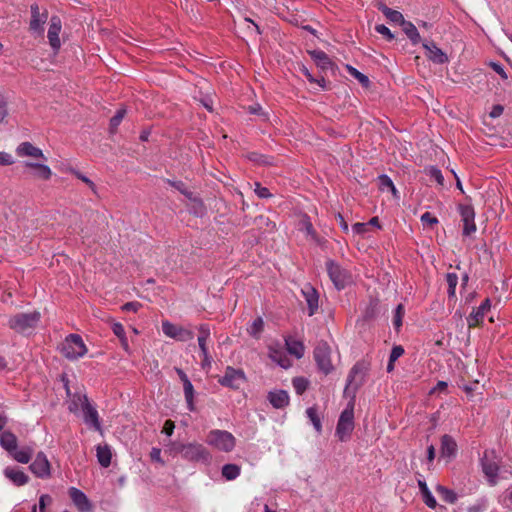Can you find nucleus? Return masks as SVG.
I'll return each instance as SVG.
<instances>
[{"label": "nucleus", "instance_id": "1", "mask_svg": "<svg viewBox=\"0 0 512 512\" xmlns=\"http://www.w3.org/2000/svg\"><path fill=\"white\" fill-rule=\"evenodd\" d=\"M368 370L369 364L365 361H359L352 367L348 375L344 394L351 396V401L341 412L336 426V436L342 442L349 439L354 429V398L357 390L364 384Z\"/></svg>", "mask_w": 512, "mask_h": 512}, {"label": "nucleus", "instance_id": "2", "mask_svg": "<svg viewBox=\"0 0 512 512\" xmlns=\"http://www.w3.org/2000/svg\"><path fill=\"white\" fill-rule=\"evenodd\" d=\"M62 354L69 360H76L86 354L87 348L78 334H70L61 344Z\"/></svg>", "mask_w": 512, "mask_h": 512}, {"label": "nucleus", "instance_id": "3", "mask_svg": "<svg viewBox=\"0 0 512 512\" xmlns=\"http://www.w3.org/2000/svg\"><path fill=\"white\" fill-rule=\"evenodd\" d=\"M206 442L224 452H230L235 447V437L225 430H211L207 435Z\"/></svg>", "mask_w": 512, "mask_h": 512}, {"label": "nucleus", "instance_id": "4", "mask_svg": "<svg viewBox=\"0 0 512 512\" xmlns=\"http://www.w3.org/2000/svg\"><path fill=\"white\" fill-rule=\"evenodd\" d=\"M39 320V312L19 313L10 318L9 327L16 332L24 333L35 328Z\"/></svg>", "mask_w": 512, "mask_h": 512}, {"label": "nucleus", "instance_id": "5", "mask_svg": "<svg viewBox=\"0 0 512 512\" xmlns=\"http://www.w3.org/2000/svg\"><path fill=\"white\" fill-rule=\"evenodd\" d=\"M314 359L318 369L325 375L331 373L334 369L331 362V348L326 341H320L314 349Z\"/></svg>", "mask_w": 512, "mask_h": 512}, {"label": "nucleus", "instance_id": "6", "mask_svg": "<svg viewBox=\"0 0 512 512\" xmlns=\"http://www.w3.org/2000/svg\"><path fill=\"white\" fill-rule=\"evenodd\" d=\"M326 267L331 281L338 290L344 289L351 282L350 274L334 261H327Z\"/></svg>", "mask_w": 512, "mask_h": 512}, {"label": "nucleus", "instance_id": "7", "mask_svg": "<svg viewBox=\"0 0 512 512\" xmlns=\"http://www.w3.org/2000/svg\"><path fill=\"white\" fill-rule=\"evenodd\" d=\"M77 400L81 401V408L83 412V419L85 424L93 427L96 431H101V423L99 415L94 406L89 402L87 395L77 396Z\"/></svg>", "mask_w": 512, "mask_h": 512}, {"label": "nucleus", "instance_id": "8", "mask_svg": "<svg viewBox=\"0 0 512 512\" xmlns=\"http://www.w3.org/2000/svg\"><path fill=\"white\" fill-rule=\"evenodd\" d=\"M182 457L188 461L202 462L204 464H208L211 460L209 451L202 444L197 442L186 444Z\"/></svg>", "mask_w": 512, "mask_h": 512}, {"label": "nucleus", "instance_id": "9", "mask_svg": "<svg viewBox=\"0 0 512 512\" xmlns=\"http://www.w3.org/2000/svg\"><path fill=\"white\" fill-rule=\"evenodd\" d=\"M16 154L20 158H25V161L47 162V157L43 151L28 141L22 142L16 147Z\"/></svg>", "mask_w": 512, "mask_h": 512}, {"label": "nucleus", "instance_id": "10", "mask_svg": "<svg viewBox=\"0 0 512 512\" xmlns=\"http://www.w3.org/2000/svg\"><path fill=\"white\" fill-rule=\"evenodd\" d=\"M246 382V377L241 369H235L228 366L225 370L224 376L219 379V383L222 386H226L232 389H239L242 384Z\"/></svg>", "mask_w": 512, "mask_h": 512}, {"label": "nucleus", "instance_id": "11", "mask_svg": "<svg viewBox=\"0 0 512 512\" xmlns=\"http://www.w3.org/2000/svg\"><path fill=\"white\" fill-rule=\"evenodd\" d=\"M47 19L48 11L45 8L41 9L37 4L31 5L30 30L32 32L42 35Z\"/></svg>", "mask_w": 512, "mask_h": 512}, {"label": "nucleus", "instance_id": "12", "mask_svg": "<svg viewBox=\"0 0 512 512\" xmlns=\"http://www.w3.org/2000/svg\"><path fill=\"white\" fill-rule=\"evenodd\" d=\"M45 163L43 161H24L23 166L34 179L47 181L51 178L52 171Z\"/></svg>", "mask_w": 512, "mask_h": 512}, {"label": "nucleus", "instance_id": "13", "mask_svg": "<svg viewBox=\"0 0 512 512\" xmlns=\"http://www.w3.org/2000/svg\"><path fill=\"white\" fill-rule=\"evenodd\" d=\"M162 330L166 336L179 341H188L193 339L194 337V333L192 331L187 330L181 326L172 324L169 321L162 322Z\"/></svg>", "mask_w": 512, "mask_h": 512}, {"label": "nucleus", "instance_id": "14", "mask_svg": "<svg viewBox=\"0 0 512 512\" xmlns=\"http://www.w3.org/2000/svg\"><path fill=\"white\" fill-rule=\"evenodd\" d=\"M311 58L314 60L317 67L325 74L328 72H331L332 74L335 73L336 65L332 62V60L329 58V56L321 50H311L308 51Z\"/></svg>", "mask_w": 512, "mask_h": 512}, {"label": "nucleus", "instance_id": "15", "mask_svg": "<svg viewBox=\"0 0 512 512\" xmlns=\"http://www.w3.org/2000/svg\"><path fill=\"white\" fill-rule=\"evenodd\" d=\"M29 469L39 478L50 476V463L43 452H39L35 460L30 464Z\"/></svg>", "mask_w": 512, "mask_h": 512}, {"label": "nucleus", "instance_id": "16", "mask_svg": "<svg viewBox=\"0 0 512 512\" xmlns=\"http://www.w3.org/2000/svg\"><path fill=\"white\" fill-rule=\"evenodd\" d=\"M68 493L79 512H92L93 506L81 490L71 487Z\"/></svg>", "mask_w": 512, "mask_h": 512}, {"label": "nucleus", "instance_id": "17", "mask_svg": "<svg viewBox=\"0 0 512 512\" xmlns=\"http://www.w3.org/2000/svg\"><path fill=\"white\" fill-rule=\"evenodd\" d=\"M302 294L308 306L309 316H313L318 310L319 294L317 290L309 283L302 288Z\"/></svg>", "mask_w": 512, "mask_h": 512}, {"label": "nucleus", "instance_id": "18", "mask_svg": "<svg viewBox=\"0 0 512 512\" xmlns=\"http://www.w3.org/2000/svg\"><path fill=\"white\" fill-rule=\"evenodd\" d=\"M62 25L61 20L58 16H52L50 18L49 22V29H48V39L51 47L53 50L57 51L59 50L61 43L59 39V33L61 31Z\"/></svg>", "mask_w": 512, "mask_h": 512}, {"label": "nucleus", "instance_id": "19", "mask_svg": "<svg viewBox=\"0 0 512 512\" xmlns=\"http://www.w3.org/2000/svg\"><path fill=\"white\" fill-rule=\"evenodd\" d=\"M425 56L436 64H444L448 61V56L434 42L423 43Z\"/></svg>", "mask_w": 512, "mask_h": 512}, {"label": "nucleus", "instance_id": "20", "mask_svg": "<svg viewBox=\"0 0 512 512\" xmlns=\"http://www.w3.org/2000/svg\"><path fill=\"white\" fill-rule=\"evenodd\" d=\"M166 182L175 188L177 191H179L182 195H184L188 200H190L192 203H194L197 206L202 207V202L198 195L190 190L186 184L182 181H176V180H170L167 179Z\"/></svg>", "mask_w": 512, "mask_h": 512}, {"label": "nucleus", "instance_id": "21", "mask_svg": "<svg viewBox=\"0 0 512 512\" xmlns=\"http://www.w3.org/2000/svg\"><path fill=\"white\" fill-rule=\"evenodd\" d=\"M490 307L491 303L487 298L476 310H473L469 315L467 318L468 326L471 328L479 325L482 322L485 313L490 310Z\"/></svg>", "mask_w": 512, "mask_h": 512}, {"label": "nucleus", "instance_id": "22", "mask_svg": "<svg viewBox=\"0 0 512 512\" xmlns=\"http://www.w3.org/2000/svg\"><path fill=\"white\" fill-rule=\"evenodd\" d=\"M457 452V443L452 436L445 434L441 437L440 453L442 457H455Z\"/></svg>", "mask_w": 512, "mask_h": 512}, {"label": "nucleus", "instance_id": "23", "mask_svg": "<svg viewBox=\"0 0 512 512\" xmlns=\"http://www.w3.org/2000/svg\"><path fill=\"white\" fill-rule=\"evenodd\" d=\"M268 400L276 409H282L289 405V395L285 390L269 392Z\"/></svg>", "mask_w": 512, "mask_h": 512}, {"label": "nucleus", "instance_id": "24", "mask_svg": "<svg viewBox=\"0 0 512 512\" xmlns=\"http://www.w3.org/2000/svg\"><path fill=\"white\" fill-rule=\"evenodd\" d=\"M4 475L16 486H23L29 481L28 475H26L22 470L13 467L5 468Z\"/></svg>", "mask_w": 512, "mask_h": 512}, {"label": "nucleus", "instance_id": "25", "mask_svg": "<svg viewBox=\"0 0 512 512\" xmlns=\"http://www.w3.org/2000/svg\"><path fill=\"white\" fill-rule=\"evenodd\" d=\"M481 465H482V470H483L484 474L491 481L494 482V479L498 476L499 467L496 462H494L493 460H490L488 458L487 451L484 452V455L481 458Z\"/></svg>", "mask_w": 512, "mask_h": 512}, {"label": "nucleus", "instance_id": "26", "mask_svg": "<svg viewBox=\"0 0 512 512\" xmlns=\"http://www.w3.org/2000/svg\"><path fill=\"white\" fill-rule=\"evenodd\" d=\"M0 445L10 454L17 449V437L11 431L0 434Z\"/></svg>", "mask_w": 512, "mask_h": 512}, {"label": "nucleus", "instance_id": "27", "mask_svg": "<svg viewBox=\"0 0 512 512\" xmlns=\"http://www.w3.org/2000/svg\"><path fill=\"white\" fill-rule=\"evenodd\" d=\"M96 452H97L96 456H97L99 464L104 468L109 467L111 464V457H112L110 447L107 444L98 445L96 448Z\"/></svg>", "mask_w": 512, "mask_h": 512}, {"label": "nucleus", "instance_id": "28", "mask_svg": "<svg viewBox=\"0 0 512 512\" xmlns=\"http://www.w3.org/2000/svg\"><path fill=\"white\" fill-rule=\"evenodd\" d=\"M378 9L386 16L387 19H389L393 23H398L401 25L405 20L403 15L399 11L393 10L384 4H380L378 6Z\"/></svg>", "mask_w": 512, "mask_h": 512}, {"label": "nucleus", "instance_id": "29", "mask_svg": "<svg viewBox=\"0 0 512 512\" xmlns=\"http://www.w3.org/2000/svg\"><path fill=\"white\" fill-rule=\"evenodd\" d=\"M286 347L288 352L291 355H294L296 358L300 359L304 355V345L293 338L286 339Z\"/></svg>", "mask_w": 512, "mask_h": 512}, {"label": "nucleus", "instance_id": "30", "mask_svg": "<svg viewBox=\"0 0 512 512\" xmlns=\"http://www.w3.org/2000/svg\"><path fill=\"white\" fill-rule=\"evenodd\" d=\"M404 33L407 35V37L411 40L413 44H417L420 42L421 37L418 33L417 28L412 22L404 20L401 24Z\"/></svg>", "mask_w": 512, "mask_h": 512}, {"label": "nucleus", "instance_id": "31", "mask_svg": "<svg viewBox=\"0 0 512 512\" xmlns=\"http://www.w3.org/2000/svg\"><path fill=\"white\" fill-rule=\"evenodd\" d=\"M418 484H419V488H420V491H421V494L423 496V501L424 503L429 507V508H436L437 506V502H436V499L434 498V496L432 495V493L430 492L429 488L427 487L426 483L424 481H418Z\"/></svg>", "mask_w": 512, "mask_h": 512}, {"label": "nucleus", "instance_id": "32", "mask_svg": "<svg viewBox=\"0 0 512 512\" xmlns=\"http://www.w3.org/2000/svg\"><path fill=\"white\" fill-rule=\"evenodd\" d=\"M436 491L442 500L449 504H454L457 501V494L445 486L437 485Z\"/></svg>", "mask_w": 512, "mask_h": 512}, {"label": "nucleus", "instance_id": "33", "mask_svg": "<svg viewBox=\"0 0 512 512\" xmlns=\"http://www.w3.org/2000/svg\"><path fill=\"white\" fill-rule=\"evenodd\" d=\"M33 454V449H31L30 447H25L21 450H15L11 453L12 457L20 462V463H23V464H26L30 461L31 459V456Z\"/></svg>", "mask_w": 512, "mask_h": 512}, {"label": "nucleus", "instance_id": "34", "mask_svg": "<svg viewBox=\"0 0 512 512\" xmlns=\"http://www.w3.org/2000/svg\"><path fill=\"white\" fill-rule=\"evenodd\" d=\"M241 468L236 464H225L222 467V476L227 480H234L240 475Z\"/></svg>", "mask_w": 512, "mask_h": 512}, {"label": "nucleus", "instance_id": "35", "mask_svg": "<svg viewBox=\"0 0 512 512\" xmlns=\"http://www.w3.org/2000/svg\"><path fill=\"white\" fill-rule=\"evenodd\" d=\"M247 158L258 165H272L273 164V158L267 155H263L257 152H250L247 154Z\"/></svg>", "mask_w": 512, "mask_h": 512}, {"label": "nucleus", "instance_id": "36", "mask_svg": "<svg viewBox=\"0 0 512 512\" xmlns=\"http://www.w3.org/2000/svg\"><path fill=\"white\" fill-rule=\"evenodd\" d=\"M183 388H184V395H185V399H186V402H187L188 409L190 411H194L195 410V406H194V402H193V399H194V388H193V385H192L191 381L190 380L185 381L183 383Z\"/></svg>", "mask_w": 512, "mask_h": 512}, {"label": "nucleus", "instance_id": "37", "mask_svg": "<svg viewBox=\"0 0 512 512\" xmlns=\"http://www.w3.org/2000/svg\"><path fill=\"white\" fill-rule=\"evenodd\" d=\"M459 212L462 217L463 224H474V209L469 205H460Z\"/></svg>", "mask_w": 512, "mask_h": 512}, {"label": "nucleus", "instance_id": "38", "mask_svg": "<svg viewBox=\"0 0 512 512\" xmlns=\"http://www.w3.org/2000/svg\"><path fill=\"white\" fill-rule=\"evenodd\" d=\"M264 329V321L262 317H257L248 328V333L250 336L258 339L263 332Z\"/></svg>", "mask_w": 512, "mask_h": 512}, {"label": "nucleus", "instance_id": "39", "mask_svg": "<svg viewBox=\"0 0 512 512\" xmlns=\"http://www.w3.org/2000/svg\"><path fill=\"white\" fill-rule=\"evenodd\" d=\"M306 414L308 416V418L311 420L315 430L318 432V433H321L322 431V425H321V420H320V417L318 416L317 414V409L315 407H309L307 410H306Z\"/></svg>", "mask_w": 512, "mask_h": 512}, {"label": "nucleus", "instance_id": "40", "mask_svg": "<svg viewBox=\"0 0 512 512\" xmlns=\"http://www.w3.org/2000/svg\"><path fill=\"white\" fill-rule=\"evenodd\" d=\"M293 387L298 395H302L309 386V381L304 377H295L292 380Z\"/></svg>", "mask_w": 512, "mask_h": 512}, {"label": "nucleus", "instance_id": "41", "mask_svg": "<svg viewBox=\"0 0 512 512\" xmlns=\"http://www.w3.org/2000/svg\"><path fill=\"white\" fill-rule=\"evenodd\" d=\"M346 69L348 70L349 74L355 77L364 87L369 86L370 81L366 75L359 72L356 68L352 67L351 65H346Z\"/></svg>", "mask_w": 512, "mask_h": 512}, {"label": "nucleus", "instance_id": "42", "mask_svg": "<svg viewBox=\"0 0 512 512\" xmlns=\"http://www.w3.org/2000/svg\"><path fill=\"white\" fill-rule=\"evenodd\" d=\"M378 185L382 191H392L394 194L396 192L392 180L387 175H381L378 177Z\"/></svg>", "mask_w": 512, "mask_h": 512}, {"label": "nucleus", "instance_id": "43", "mask_svg": "<svg viewBox=\"0 0 512 512\" xmlns=\"http://www.w3.org/2000/svg\"><path fill=\"white\" fill-rule=\"evenodd\" d=\"M425 173L433 178L440 186L444 185V177L442 172L435 166H430L425 169Z\"/></svg>", "mask_w": 512, "mask_h": 512}, {"label": "nucleus", "instance_id": "44", "mask_svg": "<svg viewBox=\"0 0 512 512\" xmlns=\"http://www.w3.org/2000/svg\"><path fill=\"white\" fill-rule=\"evenodd\" d=\"M378 313V303L376 300H371L364 312V319L370 320L375 318Z\"/></svg>", "mask_w": 512, "mask_h": 512}, {"label": "nucleus", "instance_id": "45", "mask_svg": "<svg viewBox=\"0 0 512 512\" xmlns=\"http://www.w3.org/2000/svg\"><path fill=\"white\" fill-rule=\"evenodd\" d=\"M404 316V306L399 304L394 313L393 324L396 330H398L402 326V318Z\"/></svg>", "mask_w": 512, "mask_h": 512}, {"label": "nucleus", "instance_id": "46", "mask_svg": "<svg viewBox=\"0 0 512 512\" xmlns=\"http://www.w3.org/2000/svg\"><path fill=\"white\" fill-rule=\"evenodd\" d=\"M126 113V110L125 109H120L119 111H117V113L111 118L110 120V127H111V130H114L117 128V126L120 124V122L122 121L124 115Z\"/></svg>", "mask_w": 512, "mask_h": 512}, {"label": "nucleus", "instance_id": "47", "mask_svg": "<svg viewBox=\"0 0 512 512\" xmlns=\"http://www.w3.org/2000/svg\"><path fill=\"white\" fill-rule=\"evenodd\" d=\"M501 501L504 507L512 510V486L502 494Z\"/></svg>", "mask_w": 512, "mask_h": 512}, {"label": "nucleus", "instance_id": "48", "mask_svg": "<svg viewBox=\"0 0 512 512\" xmlns=\"http://www.w3.org/2000/svg\"><path fill=\"white\" fill-rule=\"evenodd\" d=\"M375 30L379 34L385 36L387 38V40H389V41L394 39V34H392L391 31L389 30V28L386 27L384 24L376 25Z\"/></svg>", "mask_w": 512, "mask_h": 512}, {"label": "nucleus", "instance_id": "49", "mask_svg": "<svg viewBox=\"0 0 512 512\" xmlns=\"http://www.w3.org/2000/svg\"><path fill=\"white\" fill-rule=\"evenodd\" d=\"M403 354L404 348L401 345H395L391 350L389 359L391 360V362H395Z\"/></svg>", "mask_w": 512, "mask_h": 512}, {"label": "nucleus", "instance_id": "50", "mask_svg": "<svg viewBox=\"0 0 512 512\" xmlns=\"http://www.w3.org/2000/svg\"><path fill=\"white\" fill-rule=\"evenodd\" d=\"M14 162L11 154L0 151V166H9L14 164Z\"/></svg>", "mask_w": 512, "mask_h": 512}, {"label": "nucleus", "instance_id": "51", "mask_svg": "<svg viewBox=\"0 0 512 512\" xmlns=\"http://www.w3.org/2000/svg\"><path fill=\"white\" fill-rule=\"evenodd\" d=\"M489 66L503 79L507 80L508 76L502 65L496 62H490Z\"/></svg>", "mask_w": 512, "mask_h": 512}, {"label": "nucleus", "instance_id": "52", "mask_svg": "<svg viewBox=\"0 0 512 512\" xmlns=\"http://www.w3.org/2000/svg\"><path fill=\"white\" fill-rule=\"evenodd\" d=\"M52 503V498L48 494H43L39 498V510L40 512H45V508L47 505Z\"/></svg>", "mask_w": 512, "mask_h": 512}, {"label": "nucleus", "instance_id": "53", "mask_svg": "<svg viewBox=\"0 0 512 512\" xmlns=\"http://www.w3.org/2000/svg\"><path fill=\"white\" fill-rule=\"evenodd\" d=\"M77 396H82V395L79 393H75L73 395L71 402L69 403L68 410L71 413H76L79 409V406L81 405V401L77 400Z\"/></svg>", "mask_w": 512, "mask_h": 512}, {"label": "nucleus", "instance_id": "54", "mask_svg": "<svg viewBox=\"0 0 512 512\" xmlns=\"http://www.w3.org/2000/svg\"><path fill=\"white\" fill-rule=\"evenodd\" d=\"M142 307V304L133 301V302H127L122 306L123 311H131V312H137Z\"/></svg>", "mask_w": 512, "mask_h": 512}, {"label": "nucleus", "instance_id": "55", "mask_svg": "<svg viewBox=\"0 0 512 512\" xmlns=\"http://www.w3.org/2000/svg\"><path fill=\"white\" fill-rule=\"evenodd\" d=\"M186 444L181 442H173L170 446V451L174 454H181L183 456Z\"/></svg>", "mask_w": 512, "mask_h": 512}, {"label": "nucleus", "instance_id": "56", "mask_svg": "<svg viewBox=\"0 0 512 512\" xmlns=\"http://www.w3.org/2000/svg\"><path fill=\"white\" fill-rule=\"evenodd\" d=\"M254 191L260 198H268L271 196L269 190L266 187H262L260 183H255Z\"/></svg>", "mask_w": 512, "mask_h": 512}, {"label": "nucleus", "instance_id": "57", "mask_svg": "<svg viewBox=\"0 0 512 512\" xmlns=\"http://www.w3.org/2000/svg\"><path fill=\"white\" fill-rule=\"evenodd\" d=\"M421 221L424 224H438V219L433 216L430 212H425L420 216Z\"/></svg>", "mask_w": 512, "mask_h": 512}, {"label": "nucleus", "instance_id": "58", "mask_svg": "<svg viewBox=\"0 0 512 512\" xmlns=\"http://www.w3.org/2000/svg\"><path fill=\"white\" fill-rule=\"evenodd\" d=\"M175 428V424L172 420L168 419L165 421L162 432L167 436H171L173 434Z\"/></svg>", "mask_w": 512, "mask_h": 512}, {"label": "nucleus", "instance_id": "59", "mask_svg": "<svg viewBox=\"0 0 512 512\" xmlns=\"http://www.w3.org/2000/svg\"><path fill=\"white\" fill-rule=\"evenodd\" d=\"M71 172L78 178L80 179L81 181H83L84 183H86L87 185H89L90 188L94 189L95 188V185L94 183L89 179L87 178L86 176H84L83 174H81L79 171H76L74 169L71 170Z\"/></svg>", "mask_w": 512, "mask_h": 512}, {"label": "nucleus", "instance_id": "60", "mask_svg": "<svg viewBox=\"0 0 512 512\" xmlns=\"http://www.w3.org/2000/svg\"><path fill=\"white\" fill-rule=\"evenodd\" d=\"M446 280L449 288H456L458 283V276L455 273H448Z\"/></svg>", "mask_w": 512, "mask_h": 512}, {"label": "nucleus", "instance_id": "61", "mask_svg": "<svg viewBox=\"0 0 512 512\" xmlns=\"http://www.w3.org/2000/svg\"><path fill=\"white\" fill-rule=\"evenodd\" d=\"M303 231L307 235H310L314 241H316L319 244L321 243V239L317 236L316 231L314 230L313 226H304Z\"/></svg>", "mask_w": 512, "mask_h": 512}, {"label": "nucleus", "instance_id": "62", "mask_svg": "<svg viewBox=\"0 0 512 512\" xmlns=\"http://www.w3.org/2000/svg\"><path fill=\"white\" fill-rule=\"evenodd\" d=\"M303 231L307 235H310L314 241H316L319 244L321 243V239L317 236L316 231L314 230L313 226H304Z\"/></svg>", "mask_w": 512, "mask_h": 512}, {"label": "nucleus", "instance_id": "63", "mask_svg": "<svg viewBox=\"0 0 512 512\" xmlns=\"http://www.w3.org/2000/svg\"><path fill=\"white\" fill-rule=\"evenodd\" d=\"M198 330H199V336L198 337H203V339H208L209 338V336H210V329H209L208 325L201 324L198 327Z\"/></svg>", "mask_w": 512, "mask_h": 512}, {"label": "nucleus", "instance_id": "64", "mask_svg": "<svg viewBox=\"0 0 512 512\" xmlns=\"http://www.w3.org/2000/svg\"><path fill=\"white\" fill-rule=\"evenodd\" d=\"M113 332L114 334L119 337V338H124L125 337V331H124V328L123 326L120 324V323H115L113 325Z\"/></svg>", "mask_w": 512, "mask_h": 512}]
</instances>
